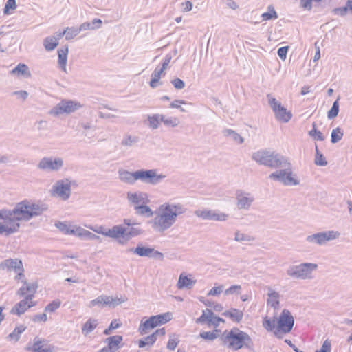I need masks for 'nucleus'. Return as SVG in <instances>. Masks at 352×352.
I'll list each match as a JSON object with an SVG mask.
<instances>
[{"instance_id":"nucleus-1","label":"nucleus","mask_w":352,"mask_h":352,"mask_svg":"<svg viewBox=\"0 0 352 352\" xmlns=\"http://www.w3.org/2000/svg\"><path fill=\"white\" fill-rule=\"evenodd\" d=\"M184 212L185 208L181 204L165 203L155 212L152 227L157 232H164L174 225L179 215Z\"/></svg>"},{"instance_id":"nucleus-2","label":"nucleus","mask_w":352,"mask_h":352,"mask_svg":"<svg viewBox=\"0 0 352 352\" xmlns=\"http://www.w3.org/2000/svg\"><path fill=\"white\" fill-rule=\"evenodd\" d=\"M220 340L222 345L234 351L243 347L253 350L254 342L250 336L237 327H234L230 331H224L220 336Z\"/></svg>"},{"instance_id":"nucleus-3","label":"nucleus","mask_w":352,"mask_h":352,"mask_svg":"<svg viewBox=\"0 0 352 352\" xmlns=\"http://www.w3.org/2000/svg\"><path fill=\"white\" fill-rule=\"evenodd\" d=\"M47 209L45 204H32L28 201H21L15 206V212L16 220L29 221L34 217L41 215Z\"/></svg>"},{"instance_id":"nucleus-4","label":"nucleus","mask_w":352,"mask_h":352,"mask_svg":"<svg viewBox=\"0 0 352 352\" xmlns=\"http://www.w3.org/2000/svg\"><path fill=\"white\" fill-rule=\"evenodd\" d=\"M318 267L317 264L312 263H302L299 265H291L287 269V276L295 279H310L311 274Z\"/></svg>"},{"instance_id":"nucleus-5","label":"nucleus","mask_w":352,"mask_h":352,"mask_svg":"<svg viewBox=\"0 0 352 352\" xmlns=\"http://www.w3.org/2000/svg\"><path fill=\"white\" fill-rule=\"evenodd\" d=\"M280 169L272 173L269 178L275 182H279L285 186H296L299 181L293 177L292 164L288 160L283 164Z\"/></svg>"},{"instance_id":"nucleus-6","label":"nucleus","mask_w":352,"mask_h":352,"mask_svg":"<svg viewBox=\"0 0 352 352\" xmlns=\"http://www.w3.org/2000/svg\"><path fill=\"white\" fill-rule=\"evenodd\" d=\"M294 324V316L288 309H284L277 319L276 328L274 333L278 338H282L283 336L280 333H290Z\"/></svg>"},{"instance_id":"nucleus-7","label":"nucleus","mask_w":352,"mask_h":352,"mask_svg":"<svg viewBox=\"0 0 352 352\" xmlns=\"http://www.w3.org/2000/svg\"><path fill=\"white\" fill-rule=\"evenodd\" d=\"M171 320V314L168 312L162 314L152 316L146 321H142L139 327L141 335L148 333V330L154 329L158 325L164 324Z\"/></svg>"},{"instance_id":"nucleus-8","label":"nucleus","mask_w":352,"mask_h":352,"mask_svg":"<svg viewBox=\"0 0 352 352\" xmlns=\"http://www.w3.org/2000/svg\"><path fill=\"white\" fill-rule=\"evenodd\" d=\"M166 177L165 175L157 174V169H140L137 170L136 178L143 183L156 185Z\"/></svg>"},{"instance_id":"nucleus-9","label":"nucleus","mask_w":352,"mask_h":352,"mask_svg":"<svg viewBox=\"0 0 352 352\" xmlns=\"http://www.w3.org/2000/svg\"><path fill=\"white\" fill-rule=\"evenodd\" d=\"M64 165L61 157H44L38 162L37 168L39 170L52 172L60 170Z\"/></svg>"},{"instance_id":"nucleus-10","label":"nucleus","mask_w":352,"mask_h":352,"mask_svg":"<svg viewBox=\"0 0 352 352\" xmlns=\"http://www.w3.org/2000/svg\"><path fill=\"white\" fill-rule=\"evenodd\" d=\"M340 234L333 230L320 232L306 237V241L318 245L326 244L328 241L334 240L339 236Z\"/></svg>"},{"instance_id":"nucleus-11","label":"nucleus","mask_w":352,"mask_h":352,"mask_svg":"<svg viewBox=\"0 0 352 352\" xmlns=\"http://www.w3.org/2000/svg\"><path fill=\"white\" fill-rule=\"evenodd\" d=\"M80 107L81 105L78 102L72 100H63L50 111V114L58 116L64 113H71Z\"/></svg>"},{"instance_id":"nucleus-12","label":"nucleus","mask_w":352,"mask_h":352,"mask_svg":"<svg viewBox=\"0 0 352 352\" xmlns=\"http://www.w3.org/2000/svg\"><path fill=\"white\" fill-rule=\"evenodd\" d=\"M71 191V182L69 179L56 181L52 188V195H57L64 201L69 198Z\"/></svg>"},{"instance_id":"nucleus-13","label":"nucleus","mask_w":352,"mask_h":352,"mask_svg":"<svg viewBox=\"0 0 352 352\" xmlns=\"http://www.w3.org/2000/svg\"><path fill=\"white\" fill-rule=\"evenodd\" d=\"M123 302H124V299L119 298L118 297L113 298L109 296L101 295L92 300L90 302L89 307L99 306L103 307L104 306H108L109 307L114 308Z\"/></svg>"},{"instance_id":"nucleus-14","label":"nucleus","mask_w":352,"mask_h":352,"mask_svg":"<svg viewBox=\"0 0 352 352\" xmlns=\"http://www.w3.org/2000/svg\"><path fill=\"white\" fill-rule=\"evenodd\" d=\"M124 223L129 228H125L124 241H118V243L121 245H124L131 238L137 236L142 233V230L139 227L136 226L138 225V223L135 222L134 221H132L130 219H124Z\"/></svg>"},{"instance_id":"nucleus-15","label":"nucleus","mask_w":352,"mask_h":352,"mask_svg":"<svg viewBox=\"0 0 352 352\" xmlns=\"http://www.w3.org/2000/svg\"><path fill=\"white\" fill-rule=\"evenodd\" d=\"M195 214L203 220L225 221L228 218V214L212 210H197Z\"/></svg>"},{"instance_id":"nucleus-16","label":"nucleus","mask_w":352,"mask_h":352,"mask_svg":"<svg viewBox=\"0 0 352 352\" xmlns=\"http://www.w3.org/2000/svg\"><path fill=\"white\" fill-rule=\"evenodd\" d=\"M225 320L214 315L211 309H206L204 310L202 314L199 318H198L196 320L197 323L204 324L207 323L208 326H214V327H217L220 322H224Z\"/></svg>"},{"instance_id":"nucleus-17","label":"nucleus","mask_w":352,"mask_h":352,"mask_svg":"<svg viewBox=\"0 0 352 352\" xmlns=\"http://www.w3.org/2000/svg\"><path fill=\"white\" fill-rule=\"evenodd\" d=\"M123 337L120 335L111 336L104 340L107 346L101 349L98 352H116L122 347Z\"/></svg>"},{"instance_id":"nucleus-18","label":"nucleus","mask_w":352,"mask_h":352,"mask_svg":"<svg viewBox=\"0 0 352 352\" xmlns=\"http://www.w3.org/2000/svg\"><path fill=\"white\" fill-rule=\"evenodd\" d=\"M236 206L239 209L248 210L254 201V197L241 190L236 192Z\"/></svg>"},{"instance_id":"nucleus-19","label":"nucleus","mask_w":352,"mask_h":352,"mask_svg":"<svg viewBox=\"0 0 352 352\" xmlns=\"http://www.w3.org/2000/svg\"><path fill=\"white\" fill-rule=\"evenodd\" d=\"M287 160V158L281 154L276 151H272L265 166L272 169H278L281 168L284 164H285Z\"/></svg>"},{"instance_id":"nucleus-20","label":"nucleus","mask_w":352,"mask_h":352,"mask_svg":"<svg viewBox=\"0 0 352 352\" xmlns=\"http://www.w3.org/2000/svg\"><path fill=\"white\" fill-rule=\"evenodd\" d=\"M0 223V234H5L9 236L19 231L20 223L18 220H12V221Z\"/></svg>"},{"instance_id":"nucleus-21","label":"nucleus","mask_w":352,"mask_h":352,"mask_svg":"<svg viewBox=\"0 0 352 352\" xmlns=\"http://www.w3.org/2000/svg\"><path fill=\"white\" fill-rule=\"evenodd\" d=\"M127 199L134 207L144 204H148L149 201L147 194L142 192H128Z\"/></svg>"},{"instance_id":"nucleus-22","label":"nucleus","mask_w":352,"mask_h":352,"mask_svg":"<svg viewBox=\"0 0 352 352\" xmlns=\"http://www.w3.org/2000/svg\"><path fill=\"white\" fill-rule=\"evenodd\" d=\"M22 266H23L22 261L19 258H8L0 263V269L6 270L8 272H16Z\"/></svg>"},{"instance_id":"nucleus-23","label":"nucleus","mask_w":352,"mask_h":352,"mask_svg":"<svg viewBox=\"0 0 352 352\" xmlns=\"http://www.w3.org/2000/svg\"><path fill=\"white\" fill-rule=\"evenodd\" d=\"M272 151L267 149H261L254 152L252 155V160L255 161L259 165L265 166L270 157Z\"/></svg>"},{"instance_id":"nucleus-24","label":"nucleus","mask_w":352,"mask_h":352,"mask_svg":"<svg viewBox=\"0 0 352 352\" xmlns=\"http://www.w3.org/2000/svg\"><path fill=\"white\" fill-rule=\"evenodd\" d=\"M124 232L125 227L123 226H114L112 228L107 229L104 233V236L112 239L124 241Z\"/></svg>"},{"instance_id":"nucleus-25","label":"nucleus","mask_w":352,"mask_h":352,"mask_svg":"<svg viewBox=\"0 0 352 352\" xmlns=\"http://www.w3.org/2000/svg\"><path fill=\"white\" fill-rule=\"evenodd\" d=\"M32 294H27L24 299L21 300L15 305V306L12 309L11 313L16 314L18 316H21L25 313V311L28 309V303L29 300H32Z\"/></svg>"},{"instance_id":"nucleus-26","label":"nucleus","mask_w":352,"mask_h":352,"mask_svg":"<svg viewBox=\"0 0 352 352\" xmlns=\"http://www.w3.org/2000/svg\"><path fill=\"white\" fill-rule=\"evenodd\" d=\"M23 285L17 291L16 294L20 296H24L27 292L28 294H32L33 297L36 292L37 284L36 283H28L26 280H22Z\"/></svg>"},{"instance_id":"nucleus-27","label":"nucleus","mask_w":352,"mask_h":352,"mask_svg":"<svg viewBox=\"0 0 352 352\" xmlns=\"http://www.w3.org/2000/svg\"><path fill=\"white\" fill-rule=\"evenodd\" d=\"M129 251L141 257L146 256L150 258L152 252H153V248L151 247H145L142 243H139L136 248H130Z\"/></svg>"},{"instance_id":"nucleus-28","label":"nucleus","mask_w":352,"mask_h":352,"mask_svg":"<svg viewBox=\"0 0 352 352\" xmlns=\"http://www.w3.org/2000/svg\"><path fill=\"white\" fill-rule=\"evenodd\" d=\"M222 315L225 317L230 318L233 322H240L243 317V313L242 311L232 308L230 310H226L222 313Z\"/></svg>"},{"instance_id":"nucleus-29","label":"nucleus","mask_w":352,"mask_h":352,"mask_svg":"<svg viewBox=\"0 0 352 352\" xmlns=\"http://www.w3.org/2000/svg\"><path fill=\"white\" fill-rule=\"evenodd\" d=\"M195 283V280H192L188 278V276L185 275L184 273H182L179 275L177 285L178 289H180L184 288L190 289L193 287Z\"/></svg>"},{"instance_id":"nucleus-30","label":"nucleus","mask_w":352,"mask_h":352,"mask_svg":"<svg viewBox=\"0 0 352 352\" xmlns=\"http://www.w3.org/2000/svg\"><path fill=\"white\" fill-rule=\"evenodd\" d=\"M165 75V73H164V71L159 68L158 67L155 69L153 72L151 74V79L149 82V85L153 89L156 88L159 85H162V82H160V78L162 75Z\"/></svg>"},{"instance_id":"nucleus-31","label":"nucleus","mask_w":352,"mask_h":352,"mask_svg":"<svg viewBox=\"0 0 352 352\" xmlns=\"http://www.w3.org/2000/svg\"><path fill=\"white\" fill-rule=\"evenodd\" d=\"M68 51L67 46H64L58 50V65L60 68L64 72H66Z\"/></svg>"},{"instance_id":"nucleus-32","label":"nucleus","mask_w":352,"mask_h":352,"mask_svg":"<svg viewBox=\"0 0 352 352\" xmlns=\"http://www.w3.org/2000/svg\"><path fill=\"white\" fill-rule=\"evenodd\" d=\"M274 115L278 121L283 123L288 122L292 117V113L288 111L283 106L280 109H278L274 113Z\"/></svg>"},{"instance_id":"nucleus-33","label":"nucleus","mask_w":352,"mask_h":352,"mask_svg":"<svg viewBox=\"0 0 352 352\" xmlns=\"http://www.w3.org/2000/svg\"><path fill=\"white\" fill-rule=\"evenodd\" d=\"M137 170L129 172L127 170L119 171V177L121 181L133 184L138 181L136 178Z\"/></svg>"},{"instance_id":"nucleus-34","label":"nucleus","mask_w":352,"mask_h":352,"mask_svg":"<svg viewBox=\"0 0 352 352\" xmlns=\"http://www.w3.org/2000/svg\"><path fill=\"white\" fill-rule=\"evenodd\" d=\"M14 212H15V207L12 210H0V220H3V222L16 220V214Z\"/></svg>"},{"instance_id":"nucleus-35","label":"nucleus","mask_w":352,"mask_h":352,"mask_svg":"<svg viewBox=\"0 0 352 352\" xmlns=\"http://www.w3.org/2000/svg\"><path fill=\"white\" fill-rule=\"evenodd\" d=\"M98 324L96 319L89 318L82 327V334L87 336L97 327Z\"/></svg>"},{"instance_id":"nucleus-36","label":"nucleus","mask_w":352,"mask_h":352,"mask_svg":"<svg viewBox=\"0 0 352 352\" xmlns=\"http://www.w3.org/2000/svg\"><path fill=\"white\" fill-rule=\"evenodd\" d=\"M12 74H16L18 76H24L26 77H29L31 76L30 72L29 70V67L27 65L23 63H19L12 70L10 71Z\"/></svg>"},{"instance_id":"nucleus-37","label":"nucleus","mask_w":352,"mask_h":352,"mask_svg":"<svg viewBox=\"0 0 352 352\" xmlns=\"http://www.w3.org/2000/svg\"><path fill=\"white\" fill-rule=\"evenodd\" d=\"M43 342H45V340H41L37 337L35 338L32 348V352H51L50 348L47 346V344H43Z\"/></svg>"},{"instance_id":"nucleus-38","label":"nucleus","mask_w":352,"mask_h":352,"mask_svg":"<svg viewBox=\"0 0 352 352\" xmlns=\"http://www.w3.org/2000/svg\"><path fill=\"white\" fill-rule=\"evenodd\" d=\"M162 119L163 115L159 113L148 116V125L152 129H157L160 126Z\"/></svg>"},{"instance_id":"nucleus-39","label":"nucleus","mask_w":352,"mask_h":352,"mask_svg":"<svg viewBox=\"0 0 352 352\" xmlns=\"http://www.w3.org/2000/svg\"><path fill=\"white\" fill-rule=\"evenodd\" d=\"M222 133L224 136L230 137L233 141L237 142L239 144L244 142V138L232 129H226L223 131Z\"/></svg>"},{"instance_id":"nucleus-40","label":"nucleus","mask_w":352,"mask_h":352,"mask_svg":"<svg viewBox=\"0 0 352 352\" xmlns=\"http://www.w3.org/2000/svg\"><path fill=\"white\" fill-rule=\"evenodd\" d=\"M147 204L135 206V213L139 215H144L146 217H152L155 212L152 211L150 207L146 206Z\"/></svg>"},{"instance_id":"nucleus-41","label":"nucleus","mask_w":352,"mask_h":352,"mask_svg":"<svg viewBox=\"0 0 352 352\" xmlns=\"http://www.w3.org/2000/svg\"><path fill=\"white\" fill-rule=\"evenodd\" d=\"M268 296L270 298H268L267 300V305L274 309H276L280 304L279 294L276 291H271L268 293Z\"/></svg>"},{"instance_id":"nucleus-42","label":"nucleus","mask_w":352,"mask_h":352,"mask_svg":"<svg viewBox=\"0 0 352 352\" xmlns=\"http://www.w3.org/2000/svg\"><path fill=\"white\" fill-rule=\"evenodd\" d=\"M220 332L219 329H214L212 331H202L199 333V337L206 340L212 341L217 338H220Z\"/></svg>"},{"instance_id":"nucleus-43","label":"nucleus","mask_w":352,"mask_h":352,"mask_svg":"<svg viewBox=\"0 0 352 352\" xmlns=\"http://www.w3.org/2000/svg\"><path fill=\"white\" fill-rule=\"evenodd\" d=\"M43 45L47 51H52L58 45V38L55 36H48L44 39Z\"/></svg>"},{"instance_id":"nucleus-44","label":"nucleus","mask_w":352,"mask_h":352,"mask_svg":"<svg viewBox=\"0 0 352 352\" xmlns=\"http://www.w3.org/2000/svg\"><path fill=\"white\" fill-rule=\"evenodd\" d=\"M26 327L23 324L17 325L14 331L8 336V338L14 340L17 342L21 336V334L25 331Z\"/></svg>"},{"instance_id":"nucleus-45","label":"nucleus","mask_w":352,"mask_h":352,"mask_svg":"<svg viewBox=\"0 0 352 352\" xmlns=\"http://www.w3.org/2000/svg\"><path fill=\"white\" fill-rule=\"evenodd\" d=\"M139 142V138L138 136L126 135L124 136L121 145L123 146L131 147L137 144Z\"/></svg>"},{"instance_id":"nucleus-46","label":"nucleus","mask_w":352,"mask_h":352,"mask_svg":"<svg viewBox=\"0 0 352 352\" xmlns=\"http://www.w3.org/2000/svg\"><path fill=\"white\" fill-rule=\"evenodd\" d=\"M267 12L262 14L261 17L263 21H269L272 19H276L278 16L272 5L267 7Z\"/></svg>"},{"instance_id":"nucleus-47","label":"nucleus","mask_w":352,"mask_h":352,"mask_svg":"<svg viewBox=\"0 0 352 352\" xmlns=\"http://www.w3.org/2000/svg\"><path fill=\"white\" fill-rule=\"evenodd\" d=\"M157 340V338L155 337V334L152 333L150 336L145 337L143 339H141L138 342V346L140 348H143L146 345L152 346L155 341Z\"/></svg>"},{"instance_id":"nucleus-48","label":"nucleus","mask_w":352,"mask_h":352,"mask_svg":"<svg viewBox=\"0 0 352 352\" xmlns=\"http://www.w3.org/2000/svg\"><path fill=\"white\" fill-rule=\"evenodd\" d=\"M267 98L268 100V103L274 113H275L278 109H280L283 107L281 103L275 98H274L272 94H267Z\"/></svg>"},{"instance_id":"nucleus-49","label":"nucleus","mask_w":352,"mask_h":352,"mask_svg":"<svg viewBox=\"0 0 352 352\" xmlns=\"http://www.w3.org/2000/svg\"><path fill=\"white\" fill-rule=\"evenodd\" d=\"M339 98L334 101L330 110L327 113V118L329 120H332L336 118L339 113Z\"/></svg>"},{"instance_id":"nucleus-50","label":"nucleus","mask_w":352,"mask_h":352,"mask_svg":"<svg viewBox=\"0 0 352 352\" xmlns=\"http://www.w3.org/2000/svg\"><path fill=\"white\" fill-rule=\"evenodd\" d=\"M344 135L343 131L340 127H337L333 129L331 132V142L333 144H336L342 140Z\"/></svg>"},{"instance_id":"nucleus-51","label":"nucleus","mask_w":352,"mask_h":352,"mask_svg":"<svg viewBox=\"0 0 352 352\" xmlns=\"http://www.w3.org/2000/svg\"><path fill=\"white\" fill-rule=\"evenodd\" d=\"M65 39L66 40H72L75 36H76L80 31L79 30V28L71 27L66 28L65 29Z\"/></svg>"},{"instance_id":"nucleus-52","label":"nucleus","mask_w":352,"mask_h":352,"mask_svg":"<svg viewBox=\"0 0 352 352\" xmlns=\"http://www.w3.org/2000/svg\"><path fill=\"white\" fill-rule=\"evenodd\" d=\"M315 164L318 166H324L327 164V162L324 155L320 152L317 145H316V156H315Z\"/></svg>"},{"instance_id":"nucleus-53","label":"nucleus","mask_w":352,"mask_h":352,"mask_svg":"<svg viewBox=\"0 0 352 352\" xmlns=\"http://www.w3.org/2000/svg\"><path fill=\"white\" fill-rule=\"evenodd\" d=\"M162 122H163L164 124L166 126L175 127L179 125V120L176 117L166 118L164 116H163Z\"/></svg>"},{"instance_id":"nucleus-54","label":"nucleus","mask_w":352,"mask_h":352,"mask_svg":"<svg viewBox=\"0 0 352 352\" xmlns=\"http://www.w3.org/2000/svg\"><path fill=\"white\" fill-rule=\"evenodd\" d=\"M309 135L311 137H313L314 140L318 141H324V136L322 133L316 129V124L315 122L313 123V129L309 132Z\"/></svg>"},{"instance_id":"nucleus-55","label":"nucleus","mask_w":352,"mask_h":352,"mask_svg":"<svg viewBox=\"0 0 352 352\" xmlns=\"http://www.w3.org/2000/svg\"><path fill=\"white\" fill-rule=\"evenodd\" d=\"M234 240L238 242H250L254 241V238L250 235L245 234L243 233H241L239 231H237L235 232Z\"/></svg>"},{"instance_id":"nucleus-56","label":"nucleus","mask_w":352,"mask_h":352,"mask_svg":"<svg viewBox=\"0 0 352 352\" xmlns=\"http://www.w3.org/2000/svg\"><path fill=\"white\" fill-rule=\"evenodd\" d=\"M80 239H89V240H97L98 241H101L100 237L89 230H87L82 228V234Z\"/></svg>"},{"instance_id":"nucleus-57","label":"nucleus","mask_w":352,"mask_h":352,"mask_svg":"<svg viewBox=\"0 0 352 352\" xmlns=\"http://www.w3.org/2000/svg\"><path fill=\"white\" fill-rule=\"evenodd\" d=\"M263 325L268 331H272L274 329H276V325L275 318L272 320L269 319L267 317L265 318L263 322Z\"/></svg>"},{"instance_id":"nucleus-58","label":"nucleus","mask_w":352,"mask_h":352,"mask_svg":"<svg viewBox=\"0 0 352 352\" xmlns=\"http://www.w3.org/2000/svg\"><path fill=\"white\" fill-rule=\"evenodd\" d=\"M16 8V0H8L6 3L5 7L3 8V14L5 15L10 14V10H15Z\"/></svg>"},{"instance_id":"nucleus-59","label":"nucleus","mask_w":352,"mask_h":352,"mask_svg":"<svg viewBox=\"0 0 352 352\" xmlns=\"http://www.w3.org/2000/svg\"><path fill=\"white\" fill-rule=\"evenodd\" d=\"M179 342V340L177 339V338H176V335L171 334L169 336V340L167 343L166 347L169 350H174L177 347Z\"/></svg>"},{"instance_id":"nucleus-60","label":"nucleus","mask_w":352,"mask_h":352,"mask_svg":"<svg viewBox=\"0 0 352 352\" xmlns=\"http://www.w3.org/2000/svg\"><path fill=\"white\" fill-rule=\"evenodd\" d=\"M61 302L60 300H55L49 303L45 308V311L54 312L60 306Z\"/></svg>"},{"instance_id":"nucleus-61","label":"nucleus","mask_w":352,"mask_h":352,"mask_svg":"<svg viewBox=\"0 0 352 352\" xmlns=\"http://www.w3.org/2000/svg\"><path fill=\"white\" fill-rule=\"evenodd\" d=\"M120 326H121L120 323L118 322L116 320H113L111 321L109 327L104 329L103 333L104 335H109V334H111V331L113 329H116L119 328Z\"/></svg>"},{"instance_id":"nucleus-62","label":"nucleus","mask_w":352,"mask_h":352,"mask_svg":"<svg viewBox=\"0 0 352 352\" xmlns=\"http://www.w3.org/2000/svg\"><path fill=\"white\" fill-rule=\"evenodd\" d=\"M170 82L176 89H182L185 87L184 80L179 78H174Z\"/></svg>"},{"instance_id":"nucleus-63","label":"nucleus","mask_w":352,"mask_h":352,"mask_svg":"<svg viewBox=\"0 0 352 352\" xmlns=\"http://www.w3.org/2000/svg\"><path fill=\"white\" fill-rule=\"evenodd\" d=\"M241 289V285H232L231 287H230L228 289H227L225 291V294L230 295V294H233L234 293L239 294Z\"/></svg>"},{"instance_id":"nucleus-64","label":"nucleus","mask_w":352,"mask_h":352,"mask_svg":"<svg viewBox=\"0 0 352 352\" xmlns=\"http://www.w3.org/2000/svg\"><path fill=\"white\" fill-rule=\"evenodd\" d=\"M331 342L328 340H326L320 350H317L315 352H331Z\"/></svg>"}]
</instances>
